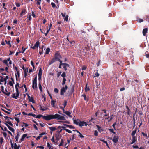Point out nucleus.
Wrapping results in <instances>:
<instances>
[{
	"label": "nucleus",
	"instance_id": "nucleus-1",
	"mask_svg": "<svg viewBox=\"0 0 149 149\" xmlns=\"http://www.w3.org/2000/svg\"><path fill=\"white\" fill-rule=\"evenodd\" d=\"M43 119L47 120H49L52 119H56L58 120H66L65 118L63 116L60 115L58 114L55 115H48L42 116Z\"/></svg>",
	"mask_w": 149,
	"mask_h": 149
},
{
	"label": "nucleus",
	"instance_id": "nucleus-2",
	"mask_svg": "<svg viewBox=\"0 0 149 149\" xmlns=\"http://www.w3.org/2000/svg\"><path fill=\"white\" fill-rule=\"evenodd\" d=\"M61 58H62V57L60 55V53L58 52H56L55 54L54 58L52 59L49 62V64L51 65L56 61H58L60 62L62 61L61 60Z\"/></svg>",
	"mask_w": 149,
	"mask_h": 149
},
{
	"label": "nucleus",
	"instance_id": "nucleus-3",
	"mask_svg": "<svg viewBox=\"0 0 149 149\" xmlns=\"http://www.w3.org/2000/svg\"><path fill=\"white\" fill-rule=\"evenodd\" d=\"M3 62L8 67L10 66L12 64V61L10 60V58H9L7 59L3 60Z\"/></svg>",
	"mask_w": 149,
	"mask_h": 149
},
{
	"label": "nucleus",
	"instance_id": "nucleus-4",
	"mask_svg": "<svg viewBox=\"0 0 149 149\" xmlns=\"http://www.w3.org/2000/svg\"><path fill=\"white\" fill-rule=\"evenodd\" d=\"M8 79L9 77L8 76H6L4 78L1 76H0V84H2L1 82H4V84L6 85L7 83V80Z\"/></svg>",
	"mask_w": 149,
	"mask_h": 149
},
{
	"label": "nucleus",
	"instance_id": "nucleus-5",
	"mask_svg": "<svg viewBox=\"0 0 149 149\" xmlns=\"http://www.w3.org/2000/svg\"><path fill=\"white\" fill-rule=\"evenodd\" d=\"M93 119V118H91V120L89 121V122L87 121V122H85L84 121H81L80 122V124L79 126L82 127V126H86L87 125H90L91 124V123L90 122Z\"/></svg>",
	"mask_w": 149,
	"mask_h": 149
},
{
	"label": "nucleus",
	"instance_id": "nucleus-6",
	"mask_svg": "<svg viewBox=\"0 0 149 149\" xmlns=\"http://www.w3.org/2000/svg\"><path fill=\"white\" fill-rule=\"evenodd\" d=\"M32 87L34 89H36L37 88L36 77L33 80Z\"/></svg>",
	"mask_w": 149,
	"mask_h": 149
},
{
	"label": "nucleus",
	"instance_id": "nucleus-7",
	"mask_svg": "<svg viewBox=\"0 0 149 149\" xmlns=\"http://www.w3.org/2000/svg\"><path fill=\"white\" fill-rule=\"evenodd\" d=\"M10 143L11 145V148L12 149H19L20 146L19 145H17L16 143H13L11 141H10Z\"/></svg>",
	"mask_w": 149,
	"mask_h": 149
},
{
	"label": "nucleus",
	"instance_id": "nucleus-8",
	"mask_svg": "<svg viewBox=\"0 0 149 149\" xmlns=\"http://www.w3.org/2000/svg\"><path fill=\"white\" fill-rule=\"evenodd\" d=\"M68 87L67 86L65 85V87H63L61 90L60 92V94L61 95H63L64 94V93L66 91V90L67 89Z\"/></svg>",
	"mask_w": 149,
	"mask_h": 149
},
{
	"label": "nucleus",
	"instance_id": "nucleus-9",
	"mask_svg": "<svg viewBox=\"0 0 149 149\" xmlns=\"http://www.w3.org/2000/svg\"><path fill=\"white\" fill-rule=\"evenodd\" d=\"M49 29H48V26H47V31L46 33H45V31L44 32H43V31H42L41 30V32L42 33H45V36H46L47 35V34L49 32V31H50V29L51 28V27L52 26V24L51 23H50V24H49Z\"/></svg>",
	"mask_w": 149,
	"mask_h": 149
},
{
	"label": "nucleus",
	"instance_id": "nucleus-10",
	"mask_svg": "<svg viewBox=\"0 0 149 149\" xmlns=\"http://www.w3.org/2000/svg\"><path fill=\"white\" fill-rule=\"evenodd\" d=\"M19 95V93H13L12 95V97L15 99H17Z\"/></svg>",
	"mask_w": 149,
	"mask_h": 149
},
{
	"label": "nucleus",
	"instance_id": "nucleus-11",
	"mask_svg": "<svg viewBox=\"0 0 149 149\" xmlns=\"http://www.w3.org/2000/svg\"><path fill=\"white\" fill-rule=\"evenodd\" d=\"M40 44L39 42H37L34 45V46L33 47H31V48L35 49L36 48H38Z\"/></svg>",
	"mask_w": 149,
	"mask_h": 149
},
{
	"label": "nucleus",
	"instance_id": "nucleus-12",
	"mask_svg": "<svg viewBox=\"0 0 149 149\" xmlns=\"http://www.w3.org/2000/svg\"><path fill=\"white\" fill-rule=\"evenodd\" d=\"M62 16L64 18L65 21H67L68 20V15H66L65 13H61Z\"/></svg>",
	"mask_w": 149,
	"mask_h": 149
},
{
	"label": "nucleus",
	"instance_id": "nucleus-13",
	"mask_svg": "<svg viewBox=\"0 0 149 149\" xmlns=\"http://www.w3.org/2000/svg\"><path fill=\"white\" fill-rule=\"evenodd\" d=\"M112 141L114 143H117L118 141V136H114Z\"/></svg>",
	"mask_w": 149,
	"mask_h": 149
},
{
	"label": "nucleus",
	"instance_id": "nucleus-14",
	"mask_svg": "<svg viewBox=\"0 0 149 149\" xmlns=\"http://www.w3.org/2000/svg\"><path fill=\"white\" fill-rule=\"evenodd\" d=\"M63 113L69 117H72L70 115L71 113L70 112L68 111H65L64 110V108L63 109Z\"/></svg>",
	"mask_w": 149,
	"mask_h": 149
},
{
	"label": "nucleus",
	"instance_id": "nucleus-15",
	"mask_svg": "<svg viewBox=\"0 0 149 149\" xmlns=\"http://www.w3.org/2000/svg\"><path fill=\"white\" fill-rule=\"evenodd\" d=\"M22 69L24 72V76L26 78V76H27V73L28 72V68H27V69L26 70V69L23 66V67Z\"/></svg>",
	"mask_w": 149,
	"mask_h": 149
},
{
	"label": "nucleus",
	"instance_id": "nucleus-16",
	"mask_svg": "<svg viewBox=\"0 0 149 149\" xmlns=\"http://www.w3.org/2000/svg\"><path fill=\"white\" fill-rule=\"evenodd\" d=\"M74 123L77 125H79L80 121L79 119H74Z\"/></svg>",
	"mask_w": 149,
	"mask_h": 149
},
{
	"label": "nucleus",
	"instance_id": "nucleus-17",
	"mask_svg": "<svg viewBox=\"0 0 149 149\" xmlns=\"http://www.w3.org/2000/svg\"><path fill=\"white\" fill-rule=\"evenodd\" d=\"M26 13V10L25 9H23L22 10V12L20 14V16L22 17L23 15H24Z\"/></svg>",
	"mask_w": 149,
	"mask_h": 149
},
{
	"label": "nucleus",
	"instance_id": "nucleus-18",
	"mask_svg": "<svg viewBox=\"0 0 149 149\" xmlns=\"http://www.w3.org/2000/svg\"><path fill=\"white\" fill-rule=\"evenodd\" d=\"M45 133H42L40 134H39V136L37 137L36 138V139L37 140H38V139H40V138L42 137L43 135L45 134Z\"/></svg>",
	"mask_w": 149,
	"mask_h": 149
},
{
	"label": "nucleus",
	"instance_id": "nucleus-19",
	"mask_svg": "<svg viewBox=\"0 0 149 149\" xmlns=\"http://www.w3.org/2000/svg\"><path fill=\"white\" fill-rule=\"evenodd\" d=\"M62 66H63L64 69L65 70H67V67H69V65L66 63H63Z\"/></svg>",
	"mask_w": 149,
	"mask_h": 149
},
{
	"label": "nucleus",
	"instance_id": "nucleus-20",
	"mask_svg": "<svg viewBox=\"0 0 149 149\" xmlns=\"http://www.w3.org/2000/svg\"><path fill=\"white\" fill-rule=\"evenodd\" d=\"M137 140V138L136 137H135V136H133L132 137V142L131 143V144H133L134 143L135 141Z\"/></svg>",
	"mask_w": 149,
	"mask_h": 149
},
{
	"label": "nucleus",
	"instance_id": "nucleus-21",
	"mask_svg": "<svg viewBox=\"0 0 149 149\" xmlns=\"http://www.w3.org/2000/svg\"><path fill=\"white\" fill-rule=\"evenodd\" d=\"M75 131H76L79 134V135H78L79 137L81 138H83L84 137V136H83L79 131L77 130H76Z\"/></svg>",
	"mask_w": 149,
	"mask_h": 149
},
{
	"label": "nucleus",
	"instance_id": "nucleus-22",
	"mask_svg": "<svg viewBox=\"0 0 149 149\" xmlns=\"http://www.w3.org/2000/svg\"><path fill=\"white\" fill-rule=\"evenodd\" d=\"M148 31L147 28H145L144 29L143 31V34L144 36H145Z\"/></svg>",
	"mask_w": 149,
	"mask_h": 149
},
{
	"label": "nucleus",
	"instance_id": "nucleus-23",
	"mask_svg": "<svg viewBox=\"0 0 149 149\" xmlns=\"http://www.w3.org/2000/svg\"><path fill=\"white\" fill-rule=\"evenodd\" d=\"M27 136V134H24L22 136L21 138V141H23L24 139Z\"/></svg>",
	"mask_w": 149,
	"mask_h": 149
},
{
	"label": "nucleus",
	"instance_id": "nucleus-24",
	"mask_svg": "<svg viewBox=\"0 0 149 149\" xmlns=\"http://www.w3.org/2000/svg\"><path fill=\"white\" fill-rule=\"evenodd\" d=\"M56 102V101H54L53 100H52L51 101V105L52 106V107H55V104Z\"/></svg>",
	"mask_w": 149,
	"mask_h": 149
},
{
	"label": "nucleus",
	"instance_id": "nucleus-25",
	"mask_svg": "<svg viewBox=\"0 0 149 149\" xmlns=\"http://www.w3.org/2000/svg\"><path fill=\"white\" fill-rule=\"evenodd\" d=\"M48 128L50 129L51 132L54 131L56 129V127H48Z\"/></svg>",
	"mask_w": 149,
	"mask_h": 149
},
{
	"label": "nucleus",
	"instance_id": "nucleus-26",
	"mask_svg": "<svg viewBox=\"0 0 149 149\" xmlns=\"http://www.w3.org/2000/svg\"><path fill=\"white\" fill-rule=\"evenodd\" d=\"M42 74V72L41 71V69H40L39 70V72L38 73V77H39V79H40L41 78V76Z\"/></svg>",
	"mask_w": 149,
	"mask_h": 149
},
{
	"label": "nucleus",
	"instance_id": "nucleus-27",
	"mask_svg": "<svg viewBox=\"0 0 149 149\" xmlns=\"http://www.w3.org/2000/svg\"><path fill=\"white\" fill-rule=\"evenodd\" d=\"M62 128L64 130H65L67 132L69 133H72V131L71 130H70L68 129H66L65 127H62Z\"/></svg>",
	"mask_w": 149,
	"mask_h": 149
},
{
	"label": "nucleus",
	"instance_id": "nucleus-28",
	"mask_svg": "<svg viewBox=\"0 0 149 149\" xmlns=\"http://www.w3.org/2000/svg\"><path fill=\"white\" fill-rule=\"evenodd\" d=\"M87 84H86V88L85 89V91L86 92L88 91L90 89L88 86H87Z\"/></svg>",
	"mask_w": 149,
	"mask_h": 149
},
{
	"label": "nucleus",
	"instance_id": "nucleus-29",
	"mask_svg": "<svg viewBox=\"0 0 149 149\" xmlns=\"http://www.w3.org/2000/svg\"><path fill=\"white\" fill-rule=\"evenodd\" d=\"M28 98L29 99V101L30 102H31L33 103L34 102V101L33 99L29 95L28 96Z\"/></svg>",
	"mask_w": 149,
	"mask_h": 149
},
{
	"label": "nucleus",
	"instance_id": "nucleus-30",
	"mask_svg": "<svg viewBox=\"0 0 149 149\" xmlns=\"http://www.w3.org/2000/svg\"><path fill=\"white\" fill-rule=\"evenodd\" d=\"M3 93L5 95L7 96H9L10 95V92H8L6 90H5V91H4Z\"/></svg>",
	"mask_w": 149,
	"mask_h": 149
},
{
	"label": "nucleus",
	"instance_id": "nucleus-31",
	"mask_svg": "<svg viewBox=\"0 0 149 149\" xmlns=\"http://www.w3.org/2000/svg\"><path fill=\"white\" fill-rule=\"evenodd\" d=\"M142 134L143 136H145L146 137V139H148L149 137L148 135V136L147 135V134H146V133H145L144 132H142Z\"/></svg>",
	"mask_w": 149,
	"mask_h": 149
},
{
	"label": "nucleus",
	"instance_id": "nucleus-32",
	"mask_svg": "<svg viewBox=\"0 0 149 149\" xmlns=\"http://www.w3.org/2000/svg\"><path fill=\"white\" fill-rule=\"evenodd\" d=\"M50 51V49L49 48H47L46 49V51H45V54H48L49 53Z\"/></svg>",
	"mask_w": 149,
	"mask_h": 149
},
{
	"label": "nucleus",
	"instance_id": "nucleus-33",
	"mask_svg": "<svg viewBox=\"0 0 149 149\" xmlns=\"http://www.w3.org/2000/svg\"><path fill=\"white\" fill-rule=\"evenodd\" d=\"M20 135L18 133L17 134V135L15 137V139L16 140V141H18V139Z\"/></svg>",
	"mask_w": 149,
	"mask_h": 149
},
{
	"label": "nucleus",
	"instance_id": "nucleus-34",
	"mask_svg": "<svg viewBox=\"0 0 149 149\" xmlns=\"http://www.w3.org/2000/svg\"><path fill=\"white\" fill-rule=\"evenodd\" d=\"M5 42L6 44L9 45L10 47H11V45L10 41H7L6 40H5Z\"/></svg>",
	"mask_w": 149,
	"mask_h": 149
},
{
	"label": "nucleus",
	"instance_id": "nucleus-35",
	"mask_svg": "<svg viewBox=\"0 0 149 149\" xmlns=\"http://www.w3.org/2000/svg\"><path fill=\"white\" fill-rule=\"evenodd\" d=\"M38 86L39 88L40 91L41 92H42V87L41 86V84L40 83H39L38 84Z\"/></svg>",
	"mask_w": 149,
	"mask_h": 149
},
{
	"label": "nucleus",
	"instance_id": "nucleus-36",
	"mask_svg": "<svg viewBox=\"0 0 149 149\" xmlns=\"http://www.w3.org/2000/svg\"><path fill=\"white\" fill-rule=\"evenodd\" d=\"M8 129L13 132H14L15 130L14 128H12L10 126L8 127Z\"/></svg>",
	"mask_w": 149,
	"mask_h": 149
},
{
	"label": "nucleus",
	"instance_id": "nucleus-37",
	"mask_svg": "<svg viewBox=\"0 0 149 149\" xmlns=\"http://www.w3.org/2000/svg\"><path fill=\"white\" fill-rule=\"evenodd\" d=\"M64 143V142L63 139H61V142L60 144H59V146H62L63 145V144Z\"/></svg>",
	"mask_w": 149,
	"mask_h": 149
},
{
	"label": "nucleus",
	"instance_id": "nucleus-38",
	"mask_svg": "<svg viewBox=\"0 0 149 149\" xmlns=\"http://www.w3.org/2000/svg\"><path fill=\"white\" fill-rule=\"evenodd\" d=\"M3 140V139L2 137H1L0 138V147L2 144Z\"/></svg>",
	"mask_w": 149,
	"mask_h": 149
},
{
	"label": "nucleus",
	"instance_id": "nucleus-39",
	"mask_svg": "<svg viewBox=\"0 0 149 149\" xmlns=\"http://www.w3.org/2000/svg\"><path fill=\"white\" fill-rule=\"evenodd\" d=\"M126 107L127 109V114L128 115H130V110H129V109L128 108V106H126Z\"/></svg>",
	"mask_w": 149,
	"mask_h": 149
},
{
	"label": "nucleus",
	"instance_id": "nucleus-40",
	"mask_svg": "<svg viewBox=\"0 0 149 149\" xmlns=\"http://www.w3.org/2000/svg\"><path fill=\"white\" fill-rule=\"evenodd\" d=\"M114 116L113 115H111L109 117V120L108 122H110V121H111L113 118Z\"/></svg>",
	"mask_w": 149,
	"mask_h": 149
},
{
	"label": "nucleus",
	"instance_id": "nucleus-41",
	"mask_svg": "<svg viewBox=\"0 0 149 149\" xmlns=\"http://www.w3.org/2000/svg\"><path fill=\"white\" fill-rule=\"evenodd\" d=\"M136 130L133 131L131 134V135L133 137L134 136V135H135L136 133Z\"/></svg>",
	"mask_w": 149,
	"mask_h": 149
},
{
	"label": "nucleus",
	"instance_id": "nucleus-42",
	"mask_svg": "<svg viewBox=\"0 0 149 149\" xmlns=\"http://www.w3.org/2000/svg\"><path fill=\"white\" fill-rule=\"evenodd\" d=\"M36 4L38 5H40L41 2V0H37Z\"/></svg>",
	"mask_w": 149,
	"mask_h": 149
},
{
	"label": "nucleus",
	"instance_id": "nucleus-43",
	"mask_svg": "<svg viewBox=\"0 0 149 149\" xmlns=\"http://www.w3.org/2000/svg\"><path fill=\"white\" fill-rule=\"evenodd\" d=\"M66 81V79L65 78H63V80L62 83V85H63L65 84Z\"/></svg>",
	"mask_w": 149,
	"mask_h": 149
},
{
	"label": "nucleus",
	"instance_id": "nucleus-44",
	"mask_svg": "<svg viewBox=\"0 0 149 149\" xmlns=\"http://www.w3.org/2000/svg\"><path fill=\"white\" fill-rule=\"evenodd\" d=\"M97 127L98 129V130L100 132H101L103 131V130L100 127H99V126L97 125Z\"/></svg>",
	"mask_w": 149,
	"mask_h": 149
},
{
	"label": "nucleus",
	"instance_id": "nucleus-45",
	"mask_svg": "<svg viewBox=\"0 0 149 149\" xmlns=\"http://www.w3.org/2000/svg\"><path fill=\"white\" fill-rule=\"evenodd\" d=\"M40 109L41 110L44 111L47 109V108H42V107L40 106Z\"/></svg>",
	"mask_w": 149,
	"mask_h": 149
},
{
	"label": "nucleus",
	"instance_id": "nucleus-46",
	"mask_svg": "<svg viewBox=\"0 0 149 149\" xmlns=\"http://www.w3.org/2000/svg\"><path fill=\"white\" fill-rule=\"evenodd\" d=\"M61 76L63 77V78H65V77L66 76V74L65 72H63L61 74Z\"/></svg>",
	"mask_w": 149,
	"mask_h": 149
},
{
	"label": "nucleus",
	"instance_id": "nucleus-47",
	"mask_svg": "<svg viewBox=\"0 0 149 149\" xmlns=\"http://www.w3.org/2000/svg\"><path fill=\"white\" fill-rule=\"evenodd\" d=\"M99 76V74L97 72L95 74V75H94V77H98Z\"/></svg>",
	"mask_w": 149,
	"mask_h": 149
},
{
	"label": "nucleus",
	"instance_id": "nucleus-48",
	"mask_svg": "<svg viewBox=\"0 0 149 149\" xmlns=\"http://www.w3.org/2000/svg\"><path fill=\"white\" fill-rule=\"evenodd\" d=\"M67 127L71 129H74V127L71 125H68Z\"/></svg>",
	"mask_w": 149,
	"mask_h": 149
},
{
	"label": "nucleus",
	"instance_id": "nucleus-49",
	"mask_svg": "<svg viewBox=\"0 0 149 149\" xmlns=\"http://www.w3.org/2000/svg\"><path fill=\"white\" fill-rule=\"evenodd\" d=\"M2 133H3V136L5 138H6L7 136V133L6 132H2Z\"/></svg>",
	"mask_w": 149,
	"mask_h": 149
},
{
	"label": "nucleus",
	"instance_id": "nucleus-50",
	"mask_svg": "<svg viewBox=\"0 0 149 149\" xmlns=\"http://www.w3.org/2000/svg\"><path fill=\"white\" fill-rule=\"evenodd\" d=\"M98 132L97 130H95L94 132V135L95 136H97L98 135Z\"/></svg>",
	"mask_w": 149,
	"mask_h": 149
},
{
	"label": "nucleus",
	"instance_id": "nucleus-51",
	"mask_svg": "<svg viewBox=\"0 0 149 149\" xmlns=\"http://www.w3.org/2000/svg\"><path fill=\"white\" fill-rule=\"evenodd\" d=\"M109 130L110 131V132H112L113 134H115V132H114V130L113 129H109Z\"/></svg>",
	"mask_w": 149,
	"mask_h": 149
},
{
	"label": "nucleus",
	"instance_id": "nucleus-52",
	"mask_svg": "<svg viewBox=\"0 0 149 149\" xmlns=\"http://www.w3.org/2000/svg\"><path fill=\"white\" fill-rule=\"evenodd\" d=\"M47 144L48 147L49 148V149H51V146L50 144L48 143H47Z\"/></svg>",
	"mask_w": 149,
	"mask_h": 149
},
{
	"label": "nucleus",
	"instance_id": "nucleus-53",
	"mask_svg": "<svg viewBox=\"0 0 149 149\" xmlns=\"http://www.w3.org/2000/svg\"><path fill=\"white\" fill-rule=\"evenodd\" d=\"M82 96L83 97L84 99L86 101L88 100V99H87L86 96L85 95H82Z\"/></svg>",
	"mask_w": 149,
	"mask_h": 149
},
{
	"label": "nucleus",
	"instance_id": "nucleus-54",
	"mask_svg": "<svg viewBox=\"0 0 149 149\" xmlns=\"http://www.w3.org/2000/svg\"><path fill=\"white\" fill-rule=\"evenodd\" d=\"M100 140L102 141L104 143H107V141H104V139H99Z\"/></svg>",
	"mask_w": 149,
	"mask_h": 149
},
{
	"label": "nucleus",
	"instance_id": "nucleus-55",
	"mask_svg": "<svg viewBox=\"0 0 149 149\" xmlns=\"http://www.w3.org/2000/svg\"><path fill=\"white\" fill-rule=\"evenodd\" d=\"M22 123L24 125V126L25 127H27L28 126V125L26 123L23 122Z\"/></svg>",
	"mask_w": 149,
	"mask_h": 149
},
{
	"label": "nucleus",
	"instance_id": "nucleus-56",
	"mask_svg": "<svg viewBox=\"0 0 149 149\" xmlns=\"http://www.w3.org/2000/svg\"><path fill=\"white\" fill-rule=\"evenodd\" d=\"M42 116H43L42 115H38L36 117L37 118H40V117H42Z\"/></svg>",
	"mask_w": 149,
	"mask_h": 149
},
{
	"label": "nucleus",
	"instance_id": "nucleus-57",
	"mask_svg": "<svg viewBox=\"0 0 149 149\" xmlns=\"http://www.w3.org/2000/svg\"><path fill=\"white\" fill-rule=\"evenodd\" d=\"M37 148H39L40 149H44V147L42 146H38L37 147Z\"/></svg>",
	"mask_w": 149,
	"mask_h": 149
},
{
	"label": "nucleus",
	"instance_id": "nucleus-58",
	"mask_svg": "<svg viewBox=\"0 0 149 149\" xmlns=\"http://www.w3.org/2000/svg\"><path fill=\"white\" fill-rule=\"evenodd\" d=\"M62 61H61V62H60V65H59V68H61V66L62 65V64H63V63H62Z\"/></svg>",
	"mask_w": 149,
	"mask_h": 149
},
{
	"label": "nucleus",
	"instance_id": "nucleus-59",
	"mask_svg": "<svg viewBox=\"0 0 149 149\" xmlns=\"http://www.w3.org/2000/svg\"><path fill=\"white\" fill-rule=\"evenodd\" d=\"M2 110L4 111L6 113H7L8 114H9L10 113V112H8L6 111L5 110H4L3 109H1Z\"/></svg>",
	"mask_w": 149,
	"mask_h": 149
},
{
	"label": "nucleus",
	"instance_id": "nucleus-60",
	"mask_svg": "<svg viewBox=\"0 0 149 149\" xmlns=\"http://www.w3.org/2000/svg\"><path fill=\"white\" fill-rule=\"evenodd\" d=\"M15 120L17 122V123H19V120L18 118H15Z\"/></svg>",
	"mask_w": 149,
	"mask_h": 149
},
{
	"label": "nucleus",
	"instance_id": "nucleus-61",
	"mask_svg": "<svg viewBox=\"0 0 149 149\" xmlns=\"http://www.w3.org/2000/svg\"><path fill=\"white\" fill-rule=\"evenodd\" d=\"M51 5L53 7H54L56 6L55 4L53 2L51 3Z\"/></svg>",
	"mask_w": 149,
	"mask_h": 149
},
{
	"label": "nucleus",
	"instance_id": "nucleus-62",
	"mask_svg": "<svg viewBox=\"0 0 149 149\" xmlns=\"http://www.w3.org/2000/svg\"><path fill=\"white\" fill-rule=\"evenodd\" d=\"M4 70V69L3 68H0V72L1 73L3 72V71Z\"/></svg>",
	"mask_w": 149,
	"mask_h": 149
},
{
	"label": "nucleus",
	"instance_id": "nucleus-63",
	"mask_svg": "<svg viewBox=\"0 0 149 149\" xmlns=\"http://www.w3.org/2000/svg\"><path fill=\"white\" fill-rule=\"evenodd\" d=\"M54 91L56 93H58V90L56 88H55L54 89Z\"/></svg>",
	"mask_w": 149,
	"mask_h": 149
},
{
	"label": "nucleus",
	"instance_id": "nucleus-64",
	"mask_svg": "<svg viewBox=\"0 0 149 149\" xmlns=\"http://www.w3.org/2000/svg\"><path fill=\"white\" fill-rule=\"evenodd\" d=\"M8 66L6 67L5 68V70L8 73L9 72L8 71Z\"/></svg>",
	"mask_w": 149,
	"mask_h": 149
}]
</instances>
